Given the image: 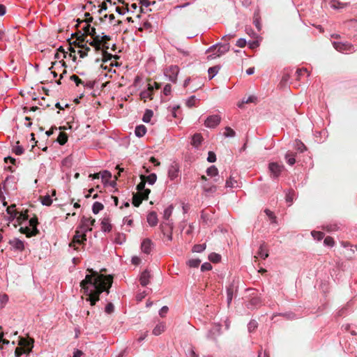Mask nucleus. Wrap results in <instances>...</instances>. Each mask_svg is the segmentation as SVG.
Returning <instances> with one entry per match:
<instances>
[{"instance_id": "obj_1", "label": "nucleus", "mask_w": 357, "mask_h": 357, "mask_svg": "<svg viewBox=\"0 0 357 357\" xmlns=\"http://www.w3.org/2000/svg\"><path fill=\"white\" fill-rule=\"evenodd\" d=\"M89 274L80 282V287L83 291L82 299L85 298L86 302H89L91 306H94L100 300V295L103 291L109 293V289L112 286V280L110 278L99 274L93 269H87Z\"/></svg>"}, {"instance_id": "obj_2", "label": "nucleus", "mask_w": 357, "mask_h": 357, "mask_svg": "<svg viewBox=\"0 0 357 357\" xmlns=\"http://www.w3.org/2000/svg\"><path fill=\"white\" fill-rule=\"evenodd\" d=\"M95 222V220L92 218L83 216L81 219L79 230L76 231V234L73 237L72 242L69 244L70 248L77 250V245L84 244L86 241V233L92 230V226Z\"/></svg>"}, {"instance_id": "obj_3", "label": "nucleus", "mask_w": 357, "mask_h": 357, "mask_svg": "<svg viewBox=\"0 0 357 357\" xmlns=\"http://www.w3.org/2000/svg\"><path fill=\"white\" fill-rule=\"evenodd\" d=\"M15 219L20 225L23 222L28 221L29 225H25L24 227H21L20 228V231L22 234H25L26 237L30 238L36 236L39 234V230L37 227L38 221L36 216L29 219V215L26 212H18L17 216Z\"/></svg>"}, {"instance_id": "obj_4", "label": "nucleus", "mask_w": 357, "mask_h": 357, "mask_svg": "<svg viewBox=\"0 0 357 357\" xmlns=\"http://www.w3.org/2000/svg\"><path fill=\"white\" fill-rule=\"evenodd\" d=\"M229 47L230 45L228 43L213 45L207 50L208 53H212L211 54H209L208 57L211 59L219 57L227 52L229 50Z\"/></svg>"}, {"instance_id": "obj_5", "label": "nucleus", "mask_w": 357, "mask_h": 357, "mask_svg": "<svg viewBox=\"0 0 357 357\" xmlns=\"http://www.w3.org/2000/svg\"><path fill=\"white\" fill-rule=\"evenodd\" d=\"M17 178L13 175L8 176L3 183L0 185V191L1 189L6 194H10L11 191L17 189Z\"/></svg>"}, {"instance_id": "obj_6", "label": "nucleus", "mask_w": 357, "mask_h": 357, "mask_svg": "<svg viewBox=\"0 0 357 357\" xmlns=\"http://www.w3.org/2000/svg\"><path fill=\"white\" fill-rule=\"evenodd\" d=\"M333 47L338 52L349 54L356 51V48L351 44L346 42H335L333 43Z\"/></svg>"}, {"instance_id": "obj_7", "label": "nucleus", "mask_w": 357, "mask_h": 357, "mask_svg": "<svg viewBox=\"0 0 357 357\" xmlns=\"http://www.w3.org/2000/svg\"><path fill=\"white\" fill-rule=\"evenodd\" d=\"M284 169V166L278 162H272L268 164V170L273 179H277Z\"/></svg>"}, {"instance_id": "obj_8", "label": "nucleus", "mask_w": 357, "mask_h": 357, "mask_svg": "<svg viewBox=\"0 0 357 357\" xmlns=\"http://www.w3.org/2000/svg\"><path fill=\"white\" fill-rule=\"evenodd\" d=\"M178 73L179 68L176 65H172L169 66L164 71V74L168 78L169 81L173 83L176 82Z\"/></svg>"}, {"instance_id": "obj_9", "label": "nucleus", "mask_w": 357, "mask_h": 357, "mask_svg": "<svg viewBox=\"0 0 357 357\" xmlns=\"http://www.w3.org/2000/svg\"><path fill=\"white\" fill-rule=\"evenodd\" d=\"M221 121V117L218 114L208 116L204 121V126L208 128H216Z\"/></svg>"}, {"instance_id": "obj_10", "label": "nucleus", "mask_w": 357, "mask_h": 357, "mask_svg": "<svg viewBox=\"0 0 357 357\" xmlns=\"http://www.w3.org/2000/svg\"><path fill=\"white\" fill-rule=\"evenodd\" d=\"M180 175V166L176 162H172L168 168V177L171 181H174Z\"/></svg>"}, {"instance_id": "obj_11", "label": "nucleus", "mask_w": 357, "mask_h": 357, "mask_svg": "<svg viewBox=\"0 0 357 357\" xmlns=\"http://www.w3.org/2000/svg\"><path fill=\"white\" fill-rule=\"evenodd\" d=\"M34 340L33 338H24L20 337L19 345L24 350L27 354H29L33 348Z\"/></svg>"}, {"instance_id": "obj_12", "label": "nucleus", "mask_w": 357, "mask_h": 357, "mask_svg": "<svg viewBox=\"0 0 357 357\" xmlns=\"http://www.w3.org/2000/svg\"><path fill=\"white\" fill-rule=\"evenodd\" d=\"M221 325L217 324L212 326L208 331L206 337L208 340L216 341L218 337L221 334Z\"/></svg>"}, {"instance_id": "obj_13", "label": "nucleus", "mask_w": 357, "mask_h": 357, "mask_svg": "<svg viewBox=\"0 0 357 357\" xmlns=\"http://www.w3.org/2000/svg\"><path fill=\"white\" fill-rule=\"evenodd\" d=\"M8 244L11 246L12 250L15 251L22 252L24 250V241L17 238L10 239Z\"/></svg>"}, {"instance_id": "obj_14", "label": "nucleus", "mask_w": 357, "mask_h": 357, "mask_svg": "<svg viewBox=\"0 0 357 357\" xmlns=\"http://www.w3.org/2000/svg\"><path fill=\"white\" fill-rule=\"evenodd\" d=\"M207 176L213 178L214 182L220 181V176L218 175V168L215 165H211L206 169Z\"/></svg>"}, {"instance_id": "obj_15", "label": "nucleus", "mask_w": 357, "mask_h": 357, "mask_svg": "<svg viewBox=\"0 0 357 357\" xmlns=\"http://www.w3.org/2000/svg\"><path fill=\"white\" fill-rule=\"evenodd\" d=\"M153 92V86H152V84H149L147 89L141 91V93L139 94L140 98L144 100V101H146V99L152 100L153 99V97H152Z\"/></svg>"}, {"instance_id": "obj_16", "label": "nucleus", "mask_w": 357, "mask_h": 357, "mask_svg": "<svg viewBox=\"0 0 357 357\" xmlns=\"http://www.w3.org/2000/svg\"><path fill=\"white\" fill-rule=\"evenodd\" d=\"M150 278L151 275L149 271L145 270L143 271L139 277L140 284L143 287H146L149 283Z\"/></svg>"}, {"instance_id": "obj_17", "label": "nucleus", "mask_w": 357, "mask_h": 357, "mask_svg": "<svg viewBox=\"0 0 357 357\" xmlns=\"http://www.w3.org/2000/svg\"><path fill=\"white\" fill-rule=\"evenodd\" d=\"M101 230L104 232H109L112 230V226L110 220L107 217H105L101 220Z\"/></svg>"}, {"instance_id": "obj_18", "label": "nucleus", "mask_w": 357, "mask_h": 357, "mask_svg": "<svg viewBox=\"0 0 357 357\" xmlns=\"http://www.w3.org/2000/svg\"><path fill=\"white\" fill-rule=\"evenodd\" d=\"M141 249L145 254H149L152 249V242L150 239H144L141 245Z\"/></svg>"}, {"instance_id": "obj_19", "label": "nucleus", "mask_w": 357, "mask_h": 357, "mask_svg": "<svg viewBox=\"0 0 357 357\" xmlns=\"http://www.w3.org/2000/svg\"><path fill=\"white\" fill-rule=\"evenodd\" d=\"M202 188L206 195H212L217 190V187L215 185H209L208 183L202 184Z\"/></svg>"}, {"instance_id": "obj_20", "label": "nucleus", "mask_w": 357, "mask_h": 357, "mask_svg": "<svg viewBox=\"0 0 357 357\" xmlns=\"http://www.w3.org/2000/svg\"><path fill=\"white\" fill-rule=\"evenodd\" d=\"M257 255L263 259H266L268 257V248L265 243L260 245L257 252Z\"/></svg>"}, {"instance_id": "obj_21", "label": "nucleus", "mask_w": 357, "mask_h": 357, "mask_svg": "<svg viewBox=\"0 0 357 357\" xmlns=\"http://www.w3.org/2000/svg\"><path fill=\"white\" fill-rule=\"evenodd\" d=\"M147 222L151 227H154L158 224V216L155 211H151L148 214Z\"/></svg>"}, {"instance_id": "obj_22", "label": "nucleus", "mask_w": 357, "mask_h": 357, "mask_svg": "<svg viewBox=\"0 0 357 357\" xmlns=\"http://www.w3.org/2000/svg\"><path fill=\"white\" fill-rule=\"evenodd\" d=\"M7 213L9 215L8 218L9 222L13 221L17 216L18 211H17L15 208V206L12 205L8 206L6 209Z\"/></svg>"}, {"instance_id": "obj_23", "label": "nucleus", "mask_w": 357, "mask_h": 357, "mask_svg": "<svg viewBox=\"0 0 357 357\" xmlns=\"http://www.w3.org/2000/svg\"><path fill=\"white\" fill-rule=\"evenodd\" d=\"M84 31L86 35L91 36L92 38H98V36H99V35L96 33V29L91 27L89 24L85 25Z\"/></svg>"}, {"instance_id": "obj_24", "label": "nucleus", "mask_w": 357, "mask_h": 357, "mask_svg": "<svg viewBox=\"0 0 357 357\" xmlns=\"http://www.w3.org/2000/svg\"><path fill=\"white\" fill-rule=\"evenodd\" d=\"M99 43L100 44L102 49L105 48L106 50L109 49V45L107 43L108 40H110V36L107 35H102L100 36L99 35Z\"/></svg>"}, {"instance_id": "obj_25", "label": "nucleus", "mask_w": 357, "mask_h": 357, "mask_svg": "<svg viewBox=\"0 0 357 357\" xmlns=\"http://www.w3.org/2000/svg\"><path fill=\"white\" fill-rule=\"evenodd\" d=\"M202 136L199 133H195L192 137V144L195 146L198 147L202 142Z\"/></svg>"}, {"instance_id": "obj_26", "label": "nucleus", "mask_w": 357, "mask_h": 357, "mask_svg": "<svg viewBox=\"0 0 357 357\" xmlns=\"http://www.w3.org/2000/svg\"><path fill=\"white\" fill-rule=\"evenodd\" d=\"M296 153L293 152L288 151L285 154V159L288 165L292 166L296 162Z\"/></svg>"}, {"instance_id": "obj_27", "label": "nucleus", "mask_w": 357, "mask_h": 357, "mask_svg": "<svg viewBox=\"0 0 357 357\" xmlns=\"http://www.w3.org/2000/svg\"><path fill=\"white\" fill-rule=\"evenodd\" d=\"M165 324L163 322H160V323L158 324L153 329V334L154 335L158 336V335H160L165 331Z\"/></svg>"}, {"instance_id": "obj_28", "label": "nucleus", "mask_w": 357, "mask_h": 357, "mask_svg": "<svg viewBox=\"0 0 357 357\" xmlns=\"http://www.w3.org/2000/svg\"><path fill=\"white\" fill-rule=\"evenodd\" d=\"M79 50L77 52V54L79 55L81 58H84L88 55V52L91 50L90 47L86 45H82L79 46Z\"/></svg>"}, {"instance_id": "obj_29", "label": "nucleus", "mask_w": 357, "mask_h": 357, "mask_svg": "<svg viewBox=\"0 0 357 357\" xmlns=\"http://www.w3.org/2000/svg\"><path fill=\"white\" fill-rule=\"evenodd\" d=\"M146 132V128L144 125H139L136 126L135 130V134L138 137H143Z\"/></svg>"}, {"instance_id": "obj_30", "label": "nucleus", "mask_w": 357, "mask_h": 357, "mask_svg": "<svg viewBox=\"0 0 357 357\" xmlns=\"http://www.w3.org/2000/svg\"><path fill=\"white\" fill-rule=\"evenodd\" d=\"M261 298L258 296L252 297L248 303L249 307H257L261 305Z\"/></svg>"}, {"instance_id": "obj_31", "label": "nucleus", "mask_w": 357, "mask_h": 357, "mask_svg": "<svg viewBox=\"0 0 357 357\" xmlns=\"http://www.w3.org/2000/svg\"><path fill=\"white\" fill-rule=\"evenodd\" d=\"M68 135L66 132H59L56 141L60 145H64L68 141Z\"/></svg>"}, {"instance_id": "obj_32", "label": "nucleus", "mask_w": 357, "mask_h": 357, "mask_svg": "<svg viewBox=\"0 0 357 357\" xmlns=\"http://www.w3.org/2000/svg\"><path fill=\"white\" fill-rule=\"evenodd\" d=\"M100 50L102 51L103 62H107V61L111 60L112 58H117V56H114L110 53H108L107 50H106L105 48H102Z\"/></svg>"}, {"instance_id": "obj_33", "label": "nucleus", "mask_w": 357, "mask_h": 357, "mask_svg": "<svg viewBox=\"0 0 357 357\" xmlns=\"http://www.w3.org/2000/svg\"><path fill=\"white\" fill-rule=\"evenodd\" d=\"M330 5L334 9H339L345 7L347 3H342L339 0H331Z\"/></svg>"}, {"instance_id": "obj_34", "label": "nucleus", "mask_w": 357, "mask_h": 357, "mask_svg": "<svg viewBox=\"0 0 357 357\" xmlns=\"http://www.w3.org/2000/svg\"><path fill=\"white\" fill-rule=\"evenodd\" d=\"M99 36H98V38H93V40H91V41H88L87 40V43H89V44L93 47L96 50V51H100V50H102V47L100 45V44L99 43Z\"/></svg>"}, {"instance_id": "obj_35", "label": "nucleus", "mask_w": 357, "mask_h": 357, "mask_svg": "<svg viewBox=\"0 0 357 357\" xmlns=\"http://www.w3.org/2000/svg\"><path fill=\"white\" fill-rule=\"evenodd\" d=\"M174 206L172 204L168 206L164 211L163 218L168 220L172 214Z\"/></svg>"}, {"instance_id": "obj_36", "label": "nucleus", "mask_w": 357, "mask_h": 357, "mask_svg": "<svg viewBox=\"0 0 357 357\" xmlns=\"http://www.w3.org/2000/svg\"><path fill=\"white\" fill-rule=\"evenodd\" d=\"M219 70H220V67L218 66H215L209 68L208 70L209 79H211L212 78H213L217 75Z\"/></svg>"}, {"instance_id": "obj_37", "label": "nucleus", "mask_w": 357, "mask_h": 357, "mask_svg": "<svg viewBox=\"0 0 357 357\" xmlns=\"http://www.w3.org/2000/svg\"><path fill=\"white\" fill-rule=\"evenodd\" d=\"M104 208V206L102 203L96 202L93 203L92 206V211L94 214L98 213L100 211H102Z\"/></svg>"}, {"instance_id": "obj_38", "label": "nucleus", "mask_w": 357, "mask_h": 357, "mask_svg": "<svg viewBox=\"0 0 357 357\" xmlns=\"http://www.w3.org/2000/svg\"><path fill=\"white\" fill-rule=\"evenodd\" d=\"M9 300L8 296L6 294H0V310L5 307Z\"/></svg>"}, {"instance_id": "obj_39", "label": "nucleus", "mask_w": 357, "mask_h": 357, "mask_svg": "<svg viewBox=\"0 0 357 357\" xmlns=\"http://www.w3.org/2000/svg\"><path fill=\"white\" fill-rule=\"evenodd\" d=\"M61 165L63 167H65L66 168H70L73 165V159L70 155L66 157L64 159L61 161Z\"/></svg>"}, {"instance_id": "obj_40", "label": "nucleus", "mask_w": 357, "mask_h": 357, "mask_svg": "<svg viewBox=\"0 0 357 357\" xmlns=\"http://www.w3.org/2000/svg\"><path fill=\"white\" fill-rule=\"evenodd\" d=\"M153 112L151 109H146L144 114L142 120L145 123L150 122L151 117L153 116Z\"/></svg>"}, {"instance_id": "obj_41", "label": "nucleus", "mask_w": 357, "mask_h": 357, "mask_svg": "<svg viewBox=\"0 0 357 357\" xmlns=\"http://www.w3.org/2000/svg\"><path fill=\"white\" fill-rule=\"evenodd\" d=\"M307 74V76H309L310 74L307 71V70L306 68H298L297 69V70L296 71V79L298 80H300L301 77L304 75V74Z\"/></svg>"}, {"instance_id": "obj_42", "label": "nucleus", "mask_w": 357, "mask_h": 357, "mask_svg": "<svg viewBox=\"0 0 357 357\" xmlns=\"http://www.w3.org/2000/svg\"><path fill=\"white\" fill-rule=\"evenodd\" d=\"M225 131L223 133V135L225 137H234L236 135V132L229 126H227L225 128Z\"/></svg>"}, {"instance_id": "obj_43", "label": "nucleus", "mask_w": 357, "mask_h": 357, "mask_svg": "<svg viewBox=\"0 0 357 357\" xmlns=\"http://www.w3.org/2000/svg\"><path fill=\"white\" fill-rule=\"evenodd\" d=\"M200 264L201 260L199 259H191L187 262V264L191 268H197Z\"/></svg>"}, {"instance_id": "obj_44", "label": "nucleus", "mask_w": 357, "mask_h": 357, "mask_svg": "<svg viewBox=\"0 0 357 357\" xmlns=\"http://www.w3.org/2000/svg\"><path fill=\"white\" fill-rule=\"evenodd\" d=\"M258 327L257 321L252 319L248 324V330L250 333L253 332Z\"/></svg>"}, {"instance_id": "obj_45", "label": "nucleus", "mask_w": 357, "mask_h": 357, "mask_svg": "<svg viewBox=\"0 0 357 357\" xmlns=\"http://www.w3.org/2000/svg\"><path fill=\"white\" fill-rule=\"evenodd\" d=\"M234 294V289L232 287L227 288V302L228 306L231 304Z\"/></svg>"}, {"instance_id": "obj_46", "label": "nucleus", "mask_w": 357, "mask_h": 357, "mask_svg": "<svg viewBox=\"0 0 357 357\" xmlns=\"http://www.w3.org/2000/svg\"><path fill=\"white\" fill-rule=\"evenodd\" d=\"M208 259L213 263H218L220 261L221 256L217 253L213 252L209 255Z\"/></svg>"}, {"instance_id": "obj_47", "label": "nucleus", "mask_w": 357, "mask_h": 357, "mask_svg": "<svg viewBox=\"0 0 357 357\" xmlns=\"http://www.w3.org/2000/svg\"><path fill=\"white\" fill-rule=\"evenodd\" d=\"M24 151L23 147L19 145V142H17V145L13 148V152L17 155H22L24 153Z\"/></svg>"}, {"instance_id": "obj_48", "label": "nucleus", "mask_w": 357, "mask_h": 357, "mask_svg": "<svg viewBox=\"0 0 357 357\" xmlns=\"http://www.w3.org/2000/svg\"><path fill=\"white\" fill-rule=\"evenodd\" d=\"M100 174L102 181H107L112 177V174L107 170L100 172Z\"/></svg>"}, {"instance_id": "obj_49", "label": "nucleus", "mask_w": 357, "mask_h": 357, "mask_svg": "<svg viewBox=\"0 0 357 357\" xmlns=\"http://www.w3.org/2000/svg\"><path fill=\"white\" fill-rule=\"evenodd\" d=\"M236 181L232 178L231 176H230L228 179H227L226 181V183H225V187L226 188H233L236 186Z\"/></svg>"}, {"instance_id": "obj_50", "label": "nucleus", "mask_w": 357, "mask_h": 357, "mask_svg": "<svg viewBox=\"0 0 357 357\" xmlns=\"http://www.w3.org/2000/svg\"><path fill=\"white\" fill-rule=\"evenodd\" d=\"M206 249L205 244H196L192 248V251L194 252H202Z\"/></svg>"}, {"instance_id": "obj_51", "label": "nucleus", "mask_w": 357, "mask_h": 357, "mask_svg": "<svg viewBox=\"0 0 357 357\" xmlns=\"http://www.w3.org/2000/svg\"><path fill=\"white\" fill-rule=\"evenodd\" d=\"M157 179V176L155 173L150 174L146 176V182L150 185H153Z\"/></svg>"}, {"instance_id": "obj_52", "label": "nucleus", "mask_w": 357, "mask_h": 357, "mask_svg": "<svg viewBox=\"0 0 357 357\" xmlns=\"http://www.w3.org/2000/svg\"><path fill=\"white\" fill-rule=\"evenodd\" d=\"M41 203L45 206H50L52 203V199L50 195H45L41 198Z\"/></svg>"}, {"instance_id": "obj_53", "label": "nucleus", "mask_w": 357, "mask_h": 357, "mask_svg": "<svg viewBox=\"0 0 357 357\" xmlns=\"http://www.w3.org/2000/svg\"><path fill=\"white\" fill-rule=\"evenodd\" d=\"M311 234L312 237L317 241H320L324 237V234L322 231H312Z\"/></svg>"}, {"instance_id": "obj_54", "label": "nucleus", "mask_w": 357, "mask_h": 357, "mask_svg": "<svg viewBox=\"0 0 357 357\" xmlns=\"http://www.w3.org/2000/svg\"><path fill=\"white\" fill-rule=\"evenodd\" d=\"M197 99L195 98V96H190L186 101V105L188 107H192L195 105L196 101Z\"/></svg>"}, {"instance_id": "obj_55", "label": "nucleus", "mask_w": 357, "mask_h": 357, "mask_svg": "<svg viewBox=\"0 0 357 357\" xmlns=\"http://www.w3.org/2000/svg\"><path fill=\"white\" fill-rule=\"evenodd\" d=\"M264 212L266 214V215L269 218V219L271 220L272 223L276 222V217L274 215L273 212H272L269 209H266Z\"/></svg>"}, {"instance_id": "obj_56", "label": "nucleus", "mask_w": 357, "mask_h": 357, "mask_svg": "<svg viewBox=\"0 0 357 357\" xmlns=\"http://www.w3.org/2000/svg\"><path fill=\"white\" fill-rule=\"evenodd\" d=\"M142 202V199L141 198L140 196L139 197L137 195H134L132 198V204L135 206L138 207L141 204Z\"/></svg>"}, {"instance_id": "obj_57", "label": "nucleus", "mask_w": 357, "mask_h": 357, "mask_svg": "<svg viewBox=\"0 0 357 357\" xmlns=\"http://www.w3.org/2000/svg\"><path fill=\"white\" fill-rule=\"evenodd\" d=\"M150 192H151V190L149 189L145 188V190L144 191H142L139 194L142 199L146 200L149 198V195L150 194Z\"/></svg>"}, {"instance_id": "obj_58", "label": "nucleus", "mask_w": 357, "mask_h": 357, "mask_svg": "<svg viewBox=\"0 0 357 357\" xmlns=\"http://www.w3.org/2000/svg\"><path fill=\"white\" fill-rule=\"evenodd\" d=\"M114 306L112 303H109L106 305V306L105 307V312L107 314H112V312H114Z\"/></svg>"}, {"instance_id": "obj_59", "label": "nucleus", "mask_w": 357, "mask_h": 357, "mask_svg": "<svg viewBox=\"0 0 357 357\" xmlns=\"http://www.w3.org/2000/svg\"><path fill=\"white\" fill-rule=\"evenodd\" d=\"M145 185H146V181L143 178H142L141 182L139 183H138L136 187L139 193L145 190V188H146Z\"/></svg>"}, {"instance_id": "obj_60", "label": "nucleus", "mask_w": 357, "mask_h": 357, "mask_svg": "<svg viewBox=\"0 0 357 357\" xmlns=\"http://www.w3.org/2000/svg\"><path fill=\"white\" fill-rule=\"evenodd\" d=\"M324 228L326 229L328 231H333L337 230L339 229V227L337 224H331L326 225V227H324Z\"/></svg>"}, {"instance_id": "obj_61", "label": "nucleus", "mask_w": 357, "mask_h": 357, "mask_svg": "<svg viewBox=\"0 0 357 357\" xmlns=\"http://www.w3.org/2000/svg\"><path fill=\"white\" fill-rule=\"evenodd\" d=\"M257 100V97L255 96H250L247 99L243 98V102L248 103H256Z\"/></svg>"}, {"instance_id": "obj_62", "label": "nucleus", "mask_w": 357, "mask_h": 357, "mask_svg": "<svg viewBox=\"0 0 357 357\" xmlns=\"http://www.w3.org/2000/svg\"><path fill=\"white\" fill-rule=\"evenodd\" d=\"M296 149L303 153L306 150V146L301 141L298 140L296 142Z\"/></svg>"}, {"instance_id": "obj_63", "label": "nucleus", "mask_w": 357, "mask_h": 357, "mask_svg": "<svg viewBox=\"0 0 357 357\" xmlns=\"http://www.w3.org/2000/svg\"><path fill=\"white\" fill-rule=\"evenodd\" d=\"M324 243L326 245L331 247L333 246L335 243L333 238L330 236L326 237L324 238Z\"/></svg>"}, {"instance_id": "obj_64", "label": "nucleus", "mask_w": 357, "mask_h": 357, "mask_svg": "<svg viewBox=\"0 0 357 357\" xmlns=\"http://www.w3.org/2000/svg\"><path fill=\"white\" fill-rule=\"evenodd\" d=\"M172 92V86L169 84H167L162 91V93L165 96H167L171 94Z\"/></svg>"}]
</instances>
